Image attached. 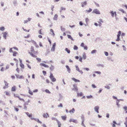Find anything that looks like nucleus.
I'll return each mask as SVG.
<instances>
[{
    "label": "nucleus",
    "instance_id": "nucleus-30",
    "mask_svg": "<svg viewBox=\"0 0 127 127\" xmlns=\"http://www.w3.org/2000/svg\"><path fill=\"white\" fill-rule=\"evenodd\" d=\"M120 35H117V39H116V41H119L120 40Z\"/></svg>",
    "mask_w": 127,
    "mask_h": 127
},
{
    "label": "nucleus",
    "instance_id": "nucleus-25",
    "mask_svg": "<svg viewBox=\"0 0 127 127\" xmlns=\"http://www.w3.org/2000/svg\"><path fill=\"white\" fill-rule=\"evenodd\" d=\"M58 17V16L57 14H55L54 16V17L53 18V19L54 20H56L57 19V18Z\"/></svg>",
    "mask_w": 127,
    "mask_h": 127
},
{
    "label": "nucleus",
    "instance_id": "nucleus-10",
    "mask_svg": "<svg viewBox=\"0 0 127 127\" xmlns=\"http://www.w3.org/2000/svg\"><path fill=\"white\" fill-rule=\"evenodd\" d=\"M43 116L44 117L46 118H47L48 117H49V116L48 114L47 113H43Z\"/></svg>",
    "mask_w": 127,
    "mask_h": 127
},
{
    "label": "nucleus",
    "instance_id": "nucleus-28",
    "mask_svg": "<svg viewBox=\"0 0 127 127\" xmlns=\"http://www.w3.org/2000/svg\"><path fill=\"white\" fill-rule=\"evenodd\" d=\"M26 114L29 117H32V114H30L28 112H27L26 113Z\"/></svg>",
    "mask_w": 127,
    "mask_h": 127
},
{
    "label": "nucleus",
    "instance_id": "nucleus-59",
    "mask_svg": "<svg viewBox=\"0 0 127 127\" xmlns=\"http://www.w3.org/2000/svg\"><path fill=\"white\" fill-rule=\"evenodd\" d=\"M92 9L90 8L89 9V10H86V11L87 12H91L92 11Z\"/></svg>",
    "mask_w": 127,
    "mask_h": 127
},
{
    "label": "nucleus",
    "instance_id": "nucleus-12",
    "mask_svg": "<svg viewBox=\"0 0 127 127\" xmlns=\"http://www.w3.org/2000/svg\"><path fill=\"white\" fill-rule=\"evenodd\" d=\"M69 121L70 122H73L74 123H77L76 120H74L73 119H70V120Z\"/></svg>",
    "mask_w": 127,
    "mask_h": 127
},
{
    "label": "nucleus",
    "instance_id": "nucleus-27",
    "mask_svg": "<svg viewBox=\"0 0 127 127\" xmlns=\"http://www.w3.org/2000/svg\"><path fill=\"white\" fill-rule=\"evenodd\" d=\"M62 119L63 120H65L66 119V116H61Z\"/></svg>",
    "mask_w": 127,
    "mask_h": 127
},
{
    "label": "nucleus",
    "instance_id": "nucleus-57",
    "mask_svg": "<svg viewBox=\"0 0 127 127\" xmlns=\"http://www.w3.org/2000/svg\"><path fill=\"white\" fill-rule=\"evenodd\" d=\"M95 73H97L98 74H101V72L100 71H96L95 72Z\"/></svg>",
    "mask_w": 127,
    "mask_h": 127
},
{
    "label": "nucleus",
    "instance_id": "nucleus-37",
    "mask_svg": "<svg viewBox=\"0 0 127 127\" xmlns=\"http://www.w3.org/2000/svg\"><path fill=\"white\" fill-rule=\"evenodd\" d=\"M50 70L51 71L53 70L54 69V66L53 65H51V66L50 67Z\"/></svg>",
    "mask_w": 127,
    "mask_h": 127
},
{
    "label": "nucleus",
    "instance_id": "nucleus-46",
    "mask_svg": "<svg viewBox=\"0 0 127 127\" xmlns=\"http://www.w3.org/2000/svg\"><path fill=\"white\" fill-rule=\"evenodd\" d=\"M29 93L31 95H32L33 94L32 92L30 90H29Z\"/></svg>",
    "mask_w": 127,
    "mask_h": 127
},
{
    "label": "nucleus",
    "instance_id": "nucleus-38",
    "mask_svg": "<svg viewBox=\"0 0 127 127\" xmlns=\"http://www.w3.org/2000/svg\"><path fill=\"white\" fill-rule=\"evenodd\" d=\"M77 95L78 96H82L83 94L82 93H78Z\"/></svg>",
    "mask_w": 127,
    "mask_h": 127
},
{
    "label": "nucleus",
    "instance_id": "nucleus-6",
    "mask_svg": "<svg viewBox=\"0 0 127 127\" xmlns=\"http://www.w3.org/2000/svg\"><path fill=\"white\" fill-rule=\"evenodd\" d=\"M3 34V37L5 39H6V35L8 34V33L7 32H5L2 33Z\"/></svg>",
    "mask_w": 127,
    "mask_h": 127
},
{
    "label": "nucleus",
    "instance_id": "nucleus-64",
    "mask_svg": "<svg viewBox=\"0 0 127 127\" xmlns=\"http://www.w3.org/2000/svg\"><path fill=\"white\" fill-rule=\"evenodd\" d=\"M83 47L84 49H85L86 50H87V49L88 47L87 46H84Z\"/></svg>",
    "mask_w": 127,
    "mask_h": 127
},
{
    "label": "nucleus",
    "instance_id": "nucleus-3",
    "mask_svg": "<svg viewBox=\"0 0 127 127\" xmlns=\"http://www.w3.org/2000/svg\"><path fill=\"white\" fill-rule=\"evenodd\" d=\"M31 51L32 52H33L35 54H36L38 53V52L37 51H34V47L32 46L31 47Z\"/></svg>",
    "mask_w": 127,
    "mask_h": 127
},
{
    "label": "nucleus",
    "instance_id": "nucleus-21",
    "mask_svg": "<svg viewBox=\"0 0 127 127\" xmlns=\"http://www.w3.org/2000/svg\"><path fill=\"white\" fill-rule=\"evenodd\" d=\"M29 53L30 54V55L33 57L34 58H36L37 56L34 54L32 52H29Z\"/></svg>",
    "mask_w": 127,
    "mask_h": 127
},
{
    "label": "nucleus",
    "instance_id": "nucleus-60",
    "mask_svg": "<svg viewBox=\"0 0 127 127\" xmlns=\"http://www.w3.org/2000/svg\"><path fill=\"white\" fill-rule=\"evenodd\" d=\"M34 45H35V46L37 48H38L39 47L38 45V44H37L36 43Z\"/></svg>",
    "mask_w": 127,
    "mask_h": 127
},
{
    "label": "nucleus",
    "instance_id": "nucleus-29",
    "mask_svg": "<svg viewBox=\"0 0 127 127\" xmlns=\"http://www.w3.org/2000/svg\"><path fill=\"white\" fill-rule=\"evenodd\" d=\"M86 58V56L85 53H84L83 55V58L84 59H85Z\"/></svg>",
    "mask_w": 127,
    "mask_h": 127
},
{
    "label": "nucleus",
    "instance_id": "nucleus-17",
    "mask_svg": "<svg viewBox=\"0 0 127 127\" xmlns=\"http://www.w3.org/2000/svg\"><path fill=\"white\" fill-rule=\"evenodd\" d=\"M17 78L19 79H22L24 78L22 76H19V75H15Z\"/></svg>",
    "mask_w": 127,
    "mask_h": 127
},
{
    "label": "nucleus",
    "instance_id": "nucleus-5",
    "mask_svg": "<svg viewBox=\"0 0 127 127\" xmlns=\"http://www.w3.org/2000/svg\"><path fill=\"white\" fill-rule=\"evenodd\" d=\"M4 82L5 83V86H4L3 87V89H5L6 88H7L8 87V84L5 80L4 81Z\"/></svg>",
    "mask_w": 127,
    "mask_h": 127
},
{
    "label": "nucleus",
    "instance_id": "nucleus-53",
    "mask_svg": "<svg viewBox=\"0 0 127 127\" xmlns=\"http://www.w3.org/2000/svg\"><path fill=\"white\" fill-rule=\"evenodd\" d=\"M76 68V70L79 71L80 70L79 69V67L77 66H75Z\"/></svg>",
    "mask_w": 127,
    "mask_h": 127
},
{
    "label": "nucleus",
    "instance_id": "nucleus-11",
    "mask_svg": "<svg viewBox=\"0 0 127 127\" xmlns=\"http://www.w3.org/2000/svg\"><path fill=\"white\" fill-rule=\"evenodd\" d=\"M99 109V107L98 106H95V107L94 109L95 111L97 113H99L98 109Z\"/></svg>",
    "mask_w": 127,
    "mask_h": 127
},
{
    "label": "nucleus",
    "instance_id": "nucleus-36",
    "mask_svg": "<svg viewBox=\"0 0 127 127\" xmlns=\"http://www.w3.org/2000/svg\"><path fill=\"white\" fill-rule=\"evenodd\" d=\"M67 36L68 38L72 40H73L71 36L70 35L68 34Z\"/></svg>",
    "mask_w": 127,
    "mask_h": 127
},
{
    "label": "nucleus",
    "instance_id": "nucleus-20",
    "mask_svg": "<svg viewBox=\"0 0 127 127\" xmlns=\"http://www.w3.org/2000/svg\"><path fill=\"white\" fill-rule=\"evenodd\" d=\"M72 79L75 82H80V81L79 80H78V79H77L74 78H72Z\"/></svg>",
    "mask_w": 127,
    "mask_h": 127
},
{
    "label": "nucleus",
    "instance_id": "nucleus-7",
    "mask_svg": "<svg viewBox=\"0 0 127 127\" xmlns=\"http://www.w3.org/2000/svg\"><path fill=\"white\" fill-rule=\"evenodd\" d=\"M56 46V43H54L53 46L52 47V48L51 49V50L52 51H54L55 50V47Z\"/></svg>",
    "mask_w": 127,
    "mask_h": 127
},
{
    "label": "nucleus",
    "instance_id": "nucleus-50",
    "mask_svg": "<svg viewBox=\"0 0 127 127\" xmlns=\"http://www.w3.org/2000/svg\"><path fill=\"white\" fill-rule=\"evenodd\" d=\"M96 50H92L91 52V53L92 54L96 52Z\"/></svg>",
    "mask_w": 127,
    "mask_h": 127
},
{
    "label": "nucleus",
    "instance_id": "nucleus-16",
    "mask_svg": "<svg viewBox=\"0 0 127 127\" xmlns=\"http://www.w3.org/2000/svg\"><path fill=\"white\" fill-rule=\"evenodd\" d=\"M110 13L111 14L112 16L113 17H114V14H115V16L116 15V12H114L113 11H111V12H110Z\"/></svg>",
    "mask_w": 127,
    "mask_h": 127
},
{
    "label": "nucleus",
    "instance_id": "nucleus-42",
    "mask_svg": "<svg viewBox=\"0 0 127 127\" xmlns=\"http://www.w3.org/2000/svg\"><path fill=\"white\" fill-rule=\"evenodd\" d=\"M73 49L75 50H77L78 49V47L76 45H74L73 48Z\"/></svg>",
    "mask_w": 127,
    "mask_h": 127
},
{
    "label": "nucleus",
    "instance_id": "nucleus-62",
    "mask_svg": "<svg viewBox=\"0 0 127 127\" xmlns=\"http://www.w3.org/2000/svg\"><path fill=\"white\" fill-rule=\"evenodd\" d=\"M106 56H108V53L106 52H104Z\"/></svg>",
    "mask_w": 127,
    "mask_h": 127
},
{
    "label": "nucleus",
    "instance_id": "nucleus-14",
    "mask_svg": "<svg viewBox=\"0 0 127 127\" xmlns=\"http://www.w3.org/2000/svg\"><path fill=\"white\" fill-rule=\"evenodd\" d=\"M40 65L41 66H43L45 67H49L48 65L43 63H40Z\"/></svg>",
    "mask_w": 127,
    "mask_h": 127
},
{
    "label": "nucleus",
    "instance_id": "nucleus-34",
    "mask_svg": "<svg viewBox=\"0 0 127 127\" xmlns=\"http://www.w3.org/2000/svg\"><path fill=\"white\" fill-rule=\"evenodd\" d=\"M113 124H112V127H116V126L115 125V124L116 125L117 124V123H116L115 121H113Z\"/></svg>",
    "mask_w": 127,
    "mask_h": 127
},
{
    "label": "nucleus",
    "instance_id": "nucleus-31",
    "mask_svg": "<svg viewBox=\"0 0 127 127\" xmlns=\"http://www.w3.org/2000/svg\"><path fill=\"white\" fill-rule=\"evenodd\" d=\"M4 93H5V95L7 96H10V94L9 92L7 91H5L4 92Z\"/></svg>",
    "mask_w": 127,
    "mask_h": 127
},
{
    "label": "nucleus",
    "instance_id": "nucleus-51",
    "mask_svg": "<svg viewBox=\"0 0 127 127\" xmlns=\"http://www.w3.org/2000/svg\"><path fill=\"white\" fill-rule=\"evenodd\" d=\"M42 72L43 75H45L46 73V72L45 71L43 70Z\"/></svg>",
    "mask_w": 127,
    "mask_h": 127
},
{
    "label": "nucleus",
    "instance_id": "nucleus-47",
    "mask_svg": "<svg viewBox=\"0 0 127 127\" xmlns=\"http://www.w3.org/2000/svg\"><path fill=\"white\" fill-rule=\"evenodd\" d=\"M27 65L28 67L30 69H31V66L29 64H27Z\"/></svg>",
    "mask_w": 127,
    "mask_h": 127
},
{
    "label": "nucleus",
    "instance_id": "nucleus-43",
    "mask_svg": "<svg viewBox=\"0 0 127 127\" xmlns=\"http://www.w3.org/2000/svg\"><path fill=\"white\" fill-rule=\"evenodd\" d=\"M45 92L47 93H49V94H50L51 92H50L49 91V90L48 89H46L45 90Z\"/></svg>",
    "mask_w": 127,
    "mask_h": 127
},
{
    "label": "nucleus",
    "instance_id": "nucleus-18",
    "mask_svg": "<svg viewBox=\"0 0 127 127\" xmlns=\"http://www.w3.org/2000/svg\"><path fill=\"white\" fill-rule=\"evenodd\" d=\"M30 99H28L27 101L25 102V103L24 104V105L25 106L28 105V103H30Z\"/></svg>",
    "mask_w": 127,
    "mask_h": 127
},
{
    "label": "nucleus",
    "instance_id": "nucleus-32",
    "mask_svg": "<svg viewBox=\"0 0 127 127\" xmlns=\"http://www.w3.org/2000/svg\"><path fill=\"white\" fill-rule=\"evenodd\" d=\"M65 51H66L68 53H70V50L69 49H68V48H66L65 49Z\"/></svg>",
    "mask_w": 127,
    "mask_h": 127
},
{
    "label": "nucleus",
    "instance_id": "nucleus-9",
    "mask_svg": "<svg viewBox=\"0 0 127 127\" xmlns=\"http://www.w3.org/2000/svg\"><path fill=\"white\" fill-rule=\"evenodd\" d=\"M50 34H51L52 35L54 36L55 35V34L54 32V31L52 29H50Z\"/></svg>",
    "mask_w": 127,
    "mask_h": 127
},
{
    "label": "nucleus",
    "instance_id": "nucleus-55",
    "mask_svg": "<svg viewBox=\"0 0 127 127\" xmlns=\"http://www.w3.org/2000/svg\"><path fill=\"white\" fill-rule=\"evenodd\" d=\"M31 42L34 45L35 44V43H36L35 41H34L33 40H31Z\"/></svg>",
    "mask_w": 127,
    "mask_h": 127
},
{
    "label": "nucleus",
    "instance_id": "nucleus-33",
    "mask_svg": "<svg viewBox=\"0 0 127 127\" xmlns=\"http://www.w3.org/2000/svg\"><path fill=\"white\" fill-rule=\"evenodd\" d=\"M123 108L124 109L125 111H126V113H127V107L125 106L123 107Z\"/></svg>",
    "mask_w": 127,
    "mask_h": 127
},
{
    "label": "nucleus",
    "instance_id": "nucleus-26",
    "mask_svg": "<svg viewBox=\"0 0 127 127\" xmlns=\"http://www.w3.org/2000/svg\"><path fill=\"white\" fill-rule=\"evenodd\" d=\"M57 123L58 126V127H61V123L59 121H57Z\"/></svg>",
    "mask_w": 127,
    "mask_h": 127
},
{
    "label": "nucleus",
    "instance_id": "nucleus-4",
    "mask_svg": "<svg viewBox=\"0 0 127 127\" xmlns=\"http://www.w3.org/2000/svg\"><path fill=\"white\" fill-rule=\"evenodd\" d=\"M93 13H95L97 14H100V13L99 12V11L97 9H95L93 10Z\"/></svg>",
    "mask_w": 127,
    "mask_h": 127
},
{
    "label": "nucleus",
    "instance_id": "nucleus-35",
    "mask_svg": "<svg viewBox=\"0 0 127 127\" xmlns=\"http://www.w3.org/2000/svg\"><path fill=\"white\" fill-rule=\"evenodd\" d=\"M66 10V8H65L62 7L61 8L60 12H61L62 10Z\"/></svg>",
    "mask_w": 127,
    "mask_h": 127
},
{
    "label": "nucleus",
    "instance_id": "nucleus-54",
    "mask_svg": "<svg viewBox=\"0 0 127 127\" xmlns=\"http://www.w3.org/2000/svg\"><path fill=\"white\" fill-rule=\"evenodd\" d=\"M36 59L38 61H39L40 62L41 61V59L39 58H36Z\"/></svg>",
    "mask_w": 127,
    "mask_h": 127
},
{
    "label": "nucleus",
    "instance_id": "nucleus-8",
    "mask_svg": "<svg viewBox=\"0 0 127 127\" xmlns=\"http://www.w3.org/2000/svg\"><path fill=\"white\" fill-rule=\"evenodd\" d=\"M73 86L74 87V88L72 89V90L75 91H77L78 90V88L76 85L74 84L73 85Z\"/></svg>",
    "mask_w": 127,
    "mask_h": 127
},
{
    "label": "nucleus",
    "instance_id": "nucleus-39",
    "mask_svg": "<svg viewBox=\"0 0 127 127\" xmlns=\"http://www.w3.org/2000/svg\"><path fill=\"white\" fill-rule=\"evenodd\" d=\"M42 30V29H40V30H39V31H38V32L40 34H42V35L44 33L42 32H41Z\"/></svg>",
    "mask_w": 127,
    "mask_h": 127
},
{
    "label": "nucleus",
    "instance_id": "nucleus-41",
    "mask_svg": "<svg viewBox=\"0 0 127 127\" xmlns=\"http://www.w3.org/2000/svg\"><path fill=\"white\" fill-rule=\"evenodd\" d=\"M18 98L20 100L22 101L23 102H25V100L23 99L20 97H19Z\"/></svg>",
    "mask_w": 127,
    "mask_h": 127
},
{
    "label": "nucleus",
    "instance_id": "nucleus-56",
    "mask_svg": "<svg viewBox=\"0 0 127 127\" xmlns=\"http://www.w3.org/2000/svg\"><path fill=\"white\" fill-rule=\"evenodd\" d=\"M37 122L38 123H39L40 124H41L42 123L41 122L39 121V120L38 119H37Z\"/></svg>",
    "mask_w": 127,
    "mask_h": 127
},
{
    "label": "nucleus",
    "instance_id": "nucleus-24",
    "mask_svg": "<svg viewBox=\"0 0 127 127\" xmlns=\"http://www.w3.org/2000/svg\"><path fill=\"white\" fill-rule=\"evenodd\" d=\"M66 67L67 69V70L69 73H70V69L69 68V66L68 65H66Z\"/></svg>",
    "mask_w": 127,
    "mask_h": 127
},
{
    "label": "nucleus",
    "instance_id": "nucleus-15",
    "mask_svg": "<svg viewBox=\"0 0 127 127\" xmlns=\"http://www.w3.org/2000/svg\"><path fill=\"white\" fill-rule=\"evenodd\" d=\"M20 66L22 68H24V64L22 63V61L21 60L20 61Z\"/></svg>",
    "mask_w": 127,
    "mask_h": 127
},
{
    "label": "nucleus",
    "instance_id": "nucleus-13",
    "mask_svg": "<svg viewBox=\"0 0 127 127\" xmlns=\"http://www.w3.org/2000/svg\"><path fill=\"white\" fill-rule=\"evenodd\" d=\"M82 123L81 125H82L84 127H86V126L84 124V117H82Z\"/></svg>",
    "mask_w": 127,
    "mask_h": 127
},
{
    "label": "nucleus",
    "instance_id": "nucleus-22",
    "mask_svg": "<svg viewBox=\"0 0 127 127\" xmlns=\"http://www.w3.org/2000/svg\"><path fill=\"white\" fill-rule=\"evenodd\" d=\"M16 87L15 86H14L12 88L11 91H15L16 90Z\"/></svg>",
    "mask_w": 127,
    "mask_h": 127
},
{
    "label": "nucleus",
    "instance_id": "nucleus-49",
    "mask_svg": "<svg viewBox=\"0 0 127 127\" xmlns=\"http://www.w3.org/2000/svg\"><path fill=\"white\" fill-rule=\"evenodd\" d=\"M14 96L15 97H17L19 98V96H18V95L16 94L15 95V94L14 95Z\"/></svg>",
    "mask_w": 127,
    "mask_h": 127
},
{
    "label": "nucleus",
    "instance_id": "nucleus-63",
    "mask_svg": "<svg viewBox=\"0 0 127 127\" xmlns=\"http://www.w3.org/2000/svg\"><path fill=\"white\" fill-rule=\"evenodd\" d=\"M84 69L87 71H89V68H84Z\"/></svg>",
    "mask_w": 127,
    "mask_h": 127
},
{
    "label": "nucleus",
    "instance_id": "nucleus-61",
    "mask_svg": "<svg viewBox=\"0 0 127 127\" xmlns=\"http://www.w3.org/2000/svg\"><path fill=\"white\" fill-rule=\"evenodd\" d=\"M119 100H117L116 101L117 104V105L119 106Z\"/></svg>",
    "mask_w": 127,
    "mask_h": 127
},
{
    "label": "nucleus",
    "instance_id": "nucleus-45",
    "mask_svg": "<svg viewBox=\"0 0 127 127\" xmlns=\"http://www.w3.org/2000/svg\"><path fill=\"white\" fill-rule=\"evenodd\" d=\"M5 29L4 27H1L0 28V30L1 31H3Z\"/></svg>",
    "mask_w": 127,
    "mask_h": 127
},
{
    "label": "nucleus",
    "instance_id": "nucleus-1",
    "mask_svg": "<svg viewBox=\"0 0 127 127\" xmlns=\"http://www.w3.org/2000/svg\"><path fill=\"white\" fill-rule=\"evenodd\" d=\"M13 49L17 51L18 50V48L16 47H14L13 48H10L9 50V51L10 52H12L13 53V56H16V55L18 54V53L16 51L13 52V51L12 50V49Z\"/></svg>",
    "mask_w": 127,
    "mask_h": 127
},
{
    "label": "nucleus",
    "instance_id": "nucleus-2",
    "mask_svg": "<svg viewBox=\"0 0 127 127\" xmlns=\"http://www.w3.org/2000/svg\"><path fill=\"white\" fill-rule=\"evenodd\" d=\"M49 77L53 82H54L56 81V79L54 77L52 73H50Z\"/></svg>",
    "mask_w": 127,
    "mask_h": 127
},
{
    "label": "nucleus",
    "instance_id": "nucleus-44",
    "mask_svg": "<svg viewBox=\"0 0 127 127\" xmlns=\"http://www.w3.org/2000/svg\"><path fill=\"white\" fill-rule=\"evenodd\" d=\"M86 97L87 98H92V95H90L89 96H87Z\"/></svg>",
    "mask_w": 127,
    "mask_h": 127
},
{
    "label": "nucleus",
    "instance_id": "nucleus-58",
    "mask_svg": "<svg viewBox=\"0 0 127 127\" xmlns=\"http://www.w3.org/2000/svg\"><path fill=\"white\" fill-rule=\"evenodd\" d=\"M119 10L122 12L123 13H125V11L124 10L122 9H121Z\"/></svg>",
    "mask_w": 127,
    "mask_h": 127
},
{
    "label": "nucleus",
    "instance_id": "nucleus-48",
    "mask_svg": "<svg viewBox=\"0 0 127 127\" xmlns=\"http://www.w3.org/2000/svg\"><path fill=\"white\" fill-rule=\"evenodd\" d=\"M52 120H56L57 121H57H58L57 119L55 118H52Z\"/></svg>",
    "mask_w": 127,
    "mask_h": 127
},
{
    "label": "nucleus",
    "instance_id": "nucleus-19",
    "mask_svg": "<svg viewBox=\"0 0 127 127\" xmlns=\"http://www.w3.org/2000/svg\"><path fill=\"white\" fill-rule=\"evenodd\" d=\"M81 4H82V7H83L85 5L87 4V2L86 1L82 2L81 3Z\"/></svg>",
    "mask_w": 127,
    "mask_h": 127
},
{
    "label": "nucleus",
    "instance_id": "nucleus-23",
    "mask_svg": "<svg viewBox=\"0 0 127 127\" xmlns=\"http://www.w3.org/2000/svg\"><path fill=\"white\" fill-rule=\"evenodd\" d=\"M75 110L74 108H73L72 109L70 110L69 112L70 113H74L75 112Z\"/></svg>",
    "mask_w": 127,
    "mask_h": 127
},
{
    "label": "nucleus",
    "instance_id": "nucleus-40",
    "mask_svg": "<svg viewBox=\"0 0 127 127\" xmlns=\"http://www.w3.org/2000/svg\"><path fill=\"white\" fill-rule=\"evenodd\" d=\"M18 98L20 100L22 101L23 102H25V100L23 99L20 97H19Z\"/></svg>",
    "mask_w": 127,
    "mask_h": 127
},
{
    "label": "nucleus",
    "instance_id": "nucleus-52",
    "mask_svg": "<svg viewBox=\"0 0 127 127\" xmlns=\"http://www.w3.org/2000/svg\"><path fill=\"white\" fill-rule=\"evenodd\" d=\"M58 107H62L63 106L62 103H60L59 105H58Z\"/></svg>",
    "mask_w": 127,
    "mask_h": 127
}]
</instances>
